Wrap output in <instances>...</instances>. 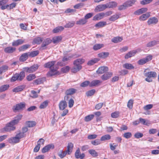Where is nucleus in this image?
Returning <instances> with one entry per match:
<instances>
[{
    "label": "nucleus",
    "mask_w": 159,
    "mask_h": 159,
    "mask_svg": "<svg viewBox=\"0 0 159 159\" xmlns=\"http://www.w3.org/2000/svg\"><path fill=\"white\" fill-rule=\"evenodd\" d=\"M77 91V90L74 88H70L67 89L66 92V95H71L75 93Z\"/></svg>",
    "instance_id": "obj_29"
},
{
    "label": "nucleus",
    "mask_w": 159,
    "mask_h": 159,
    "mask_svg": "<svg viewBox=\"0 0 159 159\" xmlns=\"http://www.w3.org/2000/svg\"><path fill=\"white\" fill-rule=\"evenodd\" d=\"M30 45L29 44H25L20 47L19 48V50L20 52L24 51L29 48Z\"/></svg>",
    "instance_id": "obj_42"
},
{
    "label": "nucleus",
    "mask_w": 159,
    "mask_h": 159,
    "mask_svg": "<svg viewBox=\"0 0 159 159\" xmlns=\"http://www.w3.org/2000/svg\"><path fill=\"white\" fill-rule=\"evenodd\" d=\"M157 43L155 41H152L148 42L146 45L147 47H152L157 44Z\"/></svg>",
    "instance_id": "obj_57"
},
{
    "label": "nucleus",
    "mask_w": 159,
    "mask_h": 159,
    "mask_svg": "<svg viewBox=\"0 0 159 159\" xmlns=\"http://www.w3.org/2000/svg\"><path fill=\"white\" fill-rule=\"evenodd\" d=\"M9 85L7 84L4 85L0 87V92H2L7 90L9 87Z\"/></svg>",
    "instance_id": "obj_55"
},
{
    "label": "nucleus",
    "mask_w": 159,
    "mask_h": 159,
    "mask_svg": "<svg viewBox=\"0 0 159 159\" xmlns=\"http://www.w3.org/2000/svg\"><path fill=\"white\" fill-rule=\"evenodd\" d=\"M26 125L28 127H32L36 125V123L34 121H28L26 122Z\"/></svg>",
    "instance_id": "obj_43"
},
{
    "label": "nucleus",
    "mask_w": 159,
    "mask_h": 159,
    "mask_svg": "<svg viewBox=\"0 0 159 159\" xmlns=\"http://www.w3.org/2000/svg\"><path fill=\"white\" fill-rule=\"evenodd\" d=\"M137 52V50H133L130 51L125 55V58L126 59H128L129 58L134 56Z\"/></svg>",
    "instance_id": "obj_11"
},
{
    "label": "nucleus",
    "mask_w": 159,
    "mask_h": 159,
    "mask_svg": "<svg viewBox=\"0 0 159 159\" xmlns=\"http://www.w3.org/2000/svg\"><path fill=\"white\" fill-rule=\"evenodd\" d=\"M107 25V23L105 21H100L95 25V26L98 28H102L104 27Z\"/></svg>",
    "instance_id": "obj_35"
},
{
    "label": "nucleus",
    "mask_w": 159,
    "mask_h": 159,
    "mask_svg": "<svg viewBox=\"0 0 159 159\" xmlns=\"http://www.w3.org/2000/svg\"><path fill=\"white\" fill-rule=\"evenodd\" d=\"M20 140L16 136L15 137L10 139L9 140V141L10 143H19Z\"/></svg>",
    "instance_id": "obj_37"
},
{
    "label": "nucleus",
    "mask_w": 159,
    "mask_h": 159,
    "mask_svg": "<svg viewBox=\"0 0 159 159\" xmlns=\"http://www.w3.org/2000/svg\"><path fill=\"white\" fill-rule=\"evenodd\" d=\"M108 68L107 66H102L100 67L97 71L98 74H102L107 71Z\"/></svg>",
    "instance_id": "obj_14"
},
{
    "label": "nucleus",
    "mask_w": 159,
    "mask_h": 159,
    "mask_svg": "<svg viewBox=\"0 0 159 159\" xmlns=\"http://www.w3.org/2000/svg\"><path fill=\"white\" fill-rule=\"evenodd\" d=\"M17 138L20 140V139L25 136V134L21 132H19L16 135Z\"/></svg>",
    "instance_id": "obj_60"
},
{
    "label": "nucleus",
    "mask_w": 159,
    "mask_h": 159,
    "mask_svg": "<svg viewBox=\"0 0 159 159\" xmlns=\"http://www.w3.org/2000/svg\"><path fill=\"white\" fill-rule=\"evenodd\" d=\"M38 68L37 64H34L30 67H25L23 68L25 71L28 73H31L35 72Z\"/></svg>",
    "instance_id": "obj_4"
},
{
    "label": "nucleus",
    "mask_w": 159,
    "mask_h": 159,
    "mask_svg": "<svg viewBox=\"0 0 159 159\" xmlns=\"http://www.w3.org/2000/svg\"><path fill=\"white\" fill-rule=\"evenodd\" d=\"M22 117V115H18L14 118V119L13 120L11 121L9 123L11 125L14 126L16 125L19 122L20 120L21 119Z\"/></svg>",
    "instance_id": "obj_8"
},
{
    "label": "nucleus",
    "mask_w": 159,
    "mask_h": 159,
    "mask_svg": "<svg viewBox=\"0 0 159 159\" xmlns=\"http://www.w3.org/2000/svg\"><path fill=\"white\" fill-rule=\"evenodd\" d=\"M45 80V78H41L35 80L34 82V84L38 85L43 83Z\"/></svg>",
    "instance_id": "obj_30"
},
{
    "label": "nucleus",
    "mask_w": 159,
    "mask_h": 159,
    "mask_svg": "<svg viewBox=\"0 0 159 159\" xmlns=\"http://www.w3.org/2000/svg\"><path fill=\"white\" fill-rule=\"evenodd\" d=\"M10 123H8L7 124L6 126L4 127V130L7 132H9L11 131H13L15 130L16 127L12 126L11 124H9Z\"/></svg>",
    "instance_id": "obj_12"
},
{
    "label": "nucleus",
    "mask_w": 159,
    "mask_h": 159,
    "mask_svg": "<svg viewBox=\"0 0 159 159\" xmlns=\"http://www.w3.org/2000/svg\"><path fill=\"white\" fill-rule=\"evenodd\" d=\"M150 15V12H148L145 14H143L139 17V20H145L148 18Z\"/></svg>",
    "instance_id": "obj_27"
},
{
    "label": "nucleus",
    "mask_w": 159,
    "mask_h": 159,
    "mask_svg": "<svg viewBox=\"0 0 159 159\" xmlns=\"http://www.w3.org/2000/svg\"><path fill=\"white\" fill-rule=\"evenodd\" d=\"M75 157L77 159L80 158V159H83L85 157V155L84 153L80 154V149L78 148L75 152Z\"/></svg>",
    "instance_id": "obj_13"
},
{
    "label": "nucleus",
    "mask_w": 159,
    "mask_h": 159,
    "mask_svg": "<svg viewBox=\"0 0 159 159\" xmlns=\"http://www.w3.org/2000/svg\"><path fill=\"white\" fill-rule=\"evenodd\" d=\"M39 53V51L38 50L33 51L30 52L29 54L31 57H34L37 55Z\"/></svg>",
    "instance_id": "obj_61"
},
{
    "label": "nucleus",
    "mask_w": 159,
    "mask_h": 159,
    "mask_svg": "<svg viewBox=\"0 0 159 159\" xmlns=\"http://www.w3.org/2000/svg\"><path fill=\"white\" fill-rule=\"evenodd\" d=\"M103 46V44H96L93 47V49L95 50H98Z\"/></svg>",
    "instance_id": "obj_54"
},
{
    "label": "nucleus",
    "mask_w": 159,
    "mask_h": 159,
    "mask_svg": "<svg viewBox=\"0 0 159 159\" xmlns=\"http://www.w3.org/2000/svg\"><path fill=\"white\" fill-rule=\"evenodd\" d=\"M94 115H88L84 118V120L85 121L88 122L91 120L94 117Z\"/></svg>",
    "instance_id": "obj_52"
},
{
    "label": "nucleus",
    "mask_w": 159,
    "mask_h": 159,
    "mask_svg": "<svg viewBox=\"0 0 159 159\" xmlns=\"http://www.w3.org/2000/svg\"><path fill=\"white\" fill-rule=\"evenodd\" d=\"M48 104V101L47 100L45 101L41 104L39 107V108L40 109H44L47 106Z\"/></svg>",
    "instance_id": "obj_50"
},
{
    "label": "nucleus",
    "mask_w": 159,
    "mask_h": 159,
    "mask_svg": "<svg viewBox=\"0 0 159 159\" xmlns=\"http://www.w3.org/2000/svg\"><path fill=\"white\" fill-rule=\"evenodd\" d=\"M123 136L126 139H129L132 136V134L130 132H127L123 134Z\"/></svg>",
    "instance_id": "obj_62"
},
{
    "label": "nucleus",
    "mask_w": 159,
    "mask_h": 159,
    "mask_svg": "<svg viewBox=\"0 0 159 159\" xmlns=\"http://www.w3.org/2000/svg\"><path fill=\"white\" fill-rule=\"evenodd\" d=\"M25 103L24 102H20L17 104L13 106L12 110L14 112H16L19 111L23 110L25 107Z\"/></svg>",
    "instance_id": "obj_3"
},
{
    "label": "nucleus",
    "mask_w": 159,
    "mask_h": 159,
    "mask_svg": "<svg viewBox=\"0 0 159 159\" xmlns=\"http://www.w3.org/2000/svg\"><path fill=\"white\" fill-rule=\"evenodd\" d=\"M105 13L102 12L95 15L93 18V20H100L102 18L105 16Z\"/></svg>",
    "instance_id": "obj_26"
},
{
    "label": "nucleus",
    "mask_w": 159,
    "mask_h": 159,
    "mask_svg": "<svg viewBox=\"0 0 159 159\" xmlns=\"http://www.w3.org/2000/svg\"><path fill=\"white\" fill-rule=\"evenodd\" d=\"M135 2V0H129L125 2V3L127 8L132 6L134 4Z\"/></svg>",
    "instance_id": "obj_38"
},
{
    "label": "nucleus",
    "mask_w": 159,
    "mask_h": 159,
    "mask_svg": "<svg viewBox=\"0 0 159 159\" xmlns=\"http://www.w3.org/2000/svg\"><path fill=\"white\" fill-rule=\"evenodd\" d=\"M106 5L107 6V8H113L117 6L118 3L112 1L107 3Z\"/></svg>",
    "instance_id": "obj_15"
},
{
    "label": "nucleus",
    "mask_w": 159,
    "mask_h": 159,
    "mask_svg": "<svg viewBox=\"0 0 159 159\" xmlns=\"http://www.w3.org/2000/svg\"><path fill=\"white\" fill-rule=\"evenodd\" d=\"M99 61V59L95 58L88 61L87 63V65L89 66H91L97 62Z\"/></svg>",
    "instance_id": "obj_48"
},
{
    "label": "nucleus",
    "mask_w": 159,
    "mask_h": 159,
    "mask_svg": "<svg viewBox=\"0 0 159 159\" xmlns=\"http://www.w3.org/2000/svg\"><path fill=\"white\" fill-rule=\"evenodd\" d=\"M91 143L93 145L96 146L97 145L100 144V141L99 139H96L94 141H91Z\"/></svg>",
    "instance_id": "obj_63"
},
{
    "label": "nucleus",
    "mask_w": 159,
    "mask_h": 159,
    "mask_svg": "<svg viewBox=\"0 0 159 159\" xmlns=\"http://www.w3.org/2000/svg\"><path fill=\"white\" fill-rule=\"evenodd\" d=\"M24 42V40L22 39H18L14 41L12 43V45L13 46H17L23 44Z\"/></svg>",
    "instance_id": "obj_22"
},
{
    "label": "nucleus",
    "mask_w": 159,
    "mask_h": 159,
    "mask_svg": "<svg viewBox=\"0 0 159 159\" xmlns=\"http://www.w3.org/2000/svg\"><path fill=\"white\" fill-rule=\"evenodd\" d=\"M25 77V73L23 71H22L19 73H16L11 77V82H14L16 80L21 81Z\"/></svg>",
    "instance_id": "obj_2"
},
{
    "label": "nucleus",
    "mask_w": 159,
    "mask_h": 159,
    "mask_svg": "<svg viewBox=\"0 0 159 159\" xmlns=\"http://www.w3.org/2000/svg\"><path fill=\"white\" fill-rule=\"evenodd\" d=\"M112 75V73L110 72L104 74L101 77L102 79L104 80H107L110 78Z\"/></svg>",
    "instance_id": "obj_20"
},
{
    "label": "nucleus",
    "mask_w": 159,
    "mask_h": 159,
    "mask_svg": "<svg viewBox=\"0 0 159 159\" xmlns=\"http://www.w3.org/2000/svg\"><path fill=\"white\" fill-rule=\"evenodd\" d=\"M120 15L116 14L111 16L109 19V20L114 21L118 19Z\"/></svg>",
    "instance_id": "obj_41"
},
{
    "label": "nucleus",
    "mask_w": 159,
    "mask_h": 159,
    "mask_svg": "<svg viewBox=\"0 0 159 159\" xmlns=\"http://www.w3.org/2000/svg\"><path fill=\"white\" fill-rule=\"evenodd\" d=\"M84 61L85 60L84 59L79 58L74 61V62L75 64H78V65H81L84 63Z\"/></svg>",
    "instance_id": "obj_46"
},
{
    "label": "nucleus",
    "mask_w": 159,
    "mask_h": 159,
    "mask_svg": "<svg viewBox=\"0 0 159 159\" xmlns=\"http://www.w3.org/2000/svg\"><path fill=\"white\" fill-rule=\"evenodd\" d=\"M70 68L68 66H66L65 67H62L61 69V71L64 73H65L68 72L69 70L70 69Z\"/></svg>",
    "instance_id": "obj_59"
},
{
    "label": "nucleus",
    "mask_w": 159,
    "mask_h": 159,
    "mask_svg": "<svg viewBox=\"0 0 159 159\" xmlns=\"http://www.w3.org/2000/svg\"><path fill=\"white\" fill-rule=\"evenodd\" d=\"M24 88V87L23 86H18L14 89L12 91L13 92H18L22 91Z\"/></svg>",
    "instance_id": "obj_44"
},
{
    "label": "nucleus",
    "mask_w": 159,
    "mask_h": 159,
    "mask_svg": "<svg viewBox=\"0 0 159 159\" xmlns=\"http://www.w3.org/2000/svg\"><path fill=\"white\" fill-rule=\"evenodd\" d=\"M107 8L106 4L99 5L96 7L95 10L97 11H103Z\"/></svg>",
    "instance_id": "obj_21"
},
{
    "label": "nucleus",
    "mask_w": 159,
    "mask_h": 159,
    "mask_svg": "<svg viewBox=\"0 0 159 159\" xmlns=\"http://www.w3.org/2000/svg\"><path fill=\"white\" fill-rule=\"evenodd\" d=\"M64 30V27L62 26H58L52 30L54 33H57L63 31Z\"/></svg>",
    "instance_id": "obj_32"
},
{
    "label": "nucleus",
    "mask_w": 159,
    "mask_h": 159,
    "mask_svg": "<svg viewBox=\"0 0 159 159\" xmlns=\"http://www.w3.org/2000/svg\"><path fill=\"white\" fill-rule=\"evenodd\" d=\"M123 67L125 69L131 70L134 68V67L132 64L130 63H125L123 65Z\"/></svg>",
    "instance_id": "obj_39"
},
{
    "label": "nucleus",
    "mask_w": 159,
    "mask_h": 159,
    "mask_svg": "<svg viewBox=\"0 0 159 159\" xmlns=\"http://www.w3.org/2000/svg\"><path fill=\"white\" fill-rule=\"evenodd\" d=\"M89 152L94 157H97L98 155V153L95 150L93 149H91L89 150Z\"/></svg>",
    "instance_id": "obj_47"
},
{
    "label": "nucleus",
    "mask_w": 159,
    "mask_h": 159,
    "mask_svg": "<svg viewBox=\"0 0 159 159\" xmlns=\"http://www.w3.org/2000/svg\"><path fill=\"white\" fill-rule=\"evenodd\" d=\"M95 91V89H93L86 92V94L87 96H90L93 95Z\"/></svg>",
    "instance_id": "obj_56"
},
{
    "label": "nucleus",
    "mask_w": 159,
    "mask_h": 159,
    "mask_svg": "<svg viewBox=\"0 0 159 159\" xmlns=\"http://www.w3.org/2000/svg\"><path fill=\"white\" fill-rule=\"evenodd\" d=\"M111 138V136L109 134H106L102 136L101 138V140L102 141L106 140H109Z\"/></svg>",
    "instance_id": "obj_51"
},
{
    "label": "nucleus",
    "mask_w": 159,
    "mask_h": 159,
    "mask_svg": "<svg viewBox=\"0 0 159 159\" xmlns=\"http://www.w3.org/2000/svg\"><path fill=\"white\" fill-rule=\"evenodd\" d=\"M148 9L146 8H143L139 9L134 12V14L136 15H139L146 11Z\"/></svg>",
    "instance_id": "obj_24"
},
{
    "label": "nucleus",
    "mask_w": 159,
    "mask_h": 159,
    "mask_svg": "<svg viewBox=\"0 0 159 159\" xmlns=\"http://www.w3.org/2000/svg\"><path fill=\"white\" fill-rule=\"evenodd\" d=\"M16 48L12 47H8L4 49V52L8 53H11L16 51Z\"/></svg>",
    "instance_id": "obj_17"
},
{
    "label": "nucleus",
    "mask_w": 159,
    "mask_h": 159,
    "mask_svg": "<svg viewBox=\"0 0 159 159\" xmlns=\"http://www.w3.org/2000/svg\"><path fill=\"white\" fill-rule=\"evenodd\" d=\"M36 78V76L34 74H30L26 77L27 80L29 81H31Z\"/></svg>",
    "instance_id": "obj_53"
},
{
    "label": "nucleus",
    "mask_w": 159,
    "mask_h": 159,
    "mask_svg": "<svg viewBox=\"0 0 159 159\" xmlns=\"http://www.w3.org/2000/svg\"><path fill=\"white\" fill-rule=\"evenodd\" d=\"M147 70V69L145 70L144 72V75L145 76L149 78H155L156 77L157 74L155 72L150 71L147 72H146Z\"/></svg>",
    "instance_id": "obj_9"
},
{
    "label": "nucleus",
    "mask_w": 159,
    "mask_h": 159,
    "mask_svg": "<svg viewBox=\"0 0 159 159\" xmlns=\"http://www.w3.org/2000/svg\"><path fill=\"white\" fill-rule=\"evenodd\" d=\"M73 57V56L70 57H68L67 56H64L62 59V61L57 62V65H59L61 66L66 65L67 63V62H65L70 60V59Z\"/></svg>",
    "instance_id": "obj_6"
},
{
    "label": "nucleus",
    "mask_w": 159,
    "mask_h": 159,
    "mask_svg": "<svg viewBox=\"0 0 159 159\" xmlns=\"http://www.w3.org/2000/svg\"><path fill=\"white\" fill-rule=\"evenodd\" d=\"M122 40V37L119 36H117L114 37L111 39V41L114 43H116L121 42Z\"/></svg>",
    "instance_id": "obj_28"
},
{
    "label": "nucleus",
    "mask_w": 159,
    "mask_h": 159,
    "mask_svg": "<svg viewBox=\"0 0 159 159\" xmlns=\"http://www.w3.org/2000/svg\"><path fill=\"white\" fill-rule=\"evenodd\" d=\"M59 108L60 110H63L67 107V104L65 101H61L59 104Z\"/></svg>",
    "instance_id": "obj_16"
},
{
    "label": "nucleus",
    "mask_w": 159,
    "mask_h": 159,
    "mask_svg": "<svg viewBox=\"0 0 159 159\" xmlns=\"http://www.w3.org/2000/svg\"><path fill=\"white\" fill-rule=\"evenodd\" d=\"M102 82L99 80H94L90 82L89 87L96 86H98L99 84L101 83Z\"/></svg>",
    "instance_id": "obj_25"
},
{
    "label": "nucleus",
    "mask_w": 159,
    "mask_h": 159,
    "mask_svg": "<svg viewBox=\"0 0 159 159\" xmlns=\"http://www.w3.org/2000/svg\"><path fill=\"white\" fill-rule=\"evenodd\" d=\"M109 55V53L108 52H102L98 54L99 57L102 58L107 57Z\"/></svg>",
    "instance_id": "obj_36"
},
{
    "label": "nucleus",
    "mask_w": 159,
    "mask_h": 159,
    "mask_svg": "<svg viewBox=\"0 0 159 159\" xmlns=\"http://www.w3.org/2000/svg\"><path fill=\"white\" fill-rule=\"evenodd\" d=\"M43 38L37 37L34 38L33 41V43L40 44L43 41Z\"/></svg>",
    "instance_id": "obj_33"
},
{
    "label": "nucleus",
    "mask_w": 159,
    "mask_h": 159,
    "mask_svg": "<svg viewBox=\"0 0 159 159\" xmlns=\"http://www.w3.org/2000/svg\"><path fill=\"white\" fill-rule=\"evenodd\" d=\"M55 61H51L46 63L44 65V67L49 68L50 71L47 74V76H52L58 74L57 71L58 68L57 66L55 64Z\"/></svg>",
    "instance_id": "obj_1"
},
{
    "label": "nucleus",
    "mask_w": 159,
    "mask_h": 159,
    "mask_svg": "<svg viewBox=\"0 0 159 159\" xmlns=\"http://www.w3.org/2000/svg\"><path fill=\"white\" fill-rule=\"evenodd\" d=\"M90 81H85L82 82L80 84V86L83 87H85L89 85V86Z\"/></svg>",
    "instance_id": "obj_58"
},
{
    "label": "nucleus",
    "mask_w": 159,
    "mask_h": 159,
    "mask_svg": "<svg viewBox=\"0 0 159 159\" xmlns=\"http://www.w3.org/2000/svg\"><path fill=\"white\" fill-rule=\"evenodd\" d=\"M87 22V20L84 18L80 19L77 21L76 24L78 25H83L86 24Z\"/></svg>",
    "instance_id": "obj_31"
},
{
    "label": "nucleus",
    "mask_w": 159,
    "mask_h": 159,
    "mask_svg": "<svg viewBox=\"0 0 159 159\" xmlns=\"http://www.w3.org/2000/svg\"><path fill=\"white\" fill-rule=\"evenodd\" d=\"M152 57L151 55H148L146 57L139 60L138 62V64L139 65H143L151 60L152 59Z\"/></svg>",
    "instance_id": "obj_5"
},
{
    "label": "nucleus",
    "mask_w": 159,
    "mask_h": 159,
    "mask_svg": "<svg viewBox=\"0 0 159 159\" xmlns=\"http://www.w3.org/2000/svg\"><path fill=\"white\" fill-rule=\"evenodd\" d=\"M62 39V37L61 36H55L53 38L52 42L53 43H59Z\"/></svg>",
    "instance_id": "obj_34"
},
{
    "label": "nucleus",
    "mask_w": 159,
    "mask_h": 159,
    "mask_svg": "<svg viewBox=\"0 0 159 159\" xmlns=\"http://www.w3.org/2000/svg\"><path fill=\"white\" fill-rule=\"evenodd\" d=\"M73 144L71 143H69L67 146V150L65 151L68 154H70L72 152Z\"/></svg>",
    "instance_id": "obj_18"
},
{
    "label": "nucleus",
    "mask_w": 159,
    "mask_h": 159,
    "mask_svg": "<svg viewBox=\"0 0 159 159\" xmlns=\"http://www.w3.org/2000/svg\"><path fill=\"white\" fill-rule=\"evenodd\" d=\"M54 146L52 144H48L44 148H43L42 150L43 153H45L48 151L51 148H53Z\"/></svg>",
    "instance_id": "obj_23"
},
{
    "label": "nucleus",
    "mask_w": 159,
    "mask_h": 159,
    "mask_svg": "<svg viewBox=\"0 0 159 159\" xmlns=\"http://www.w3.org/2000/svg\"><path fill=\"white\" fill-rule=\"evenodd\" d=\"M28 54L27 53L23 54L20 58V61H24L27 59L28 57Z\"/></svg>",
    "instance_id": "obj_45"
},
{
    "label": "nucleus",
    "mask_w": 159,
    "mask_h": 159,
    "mask_svg": "<svg viewBox=\"0 0 159 159\" xmlns=\"http://www.w3.org/2000/svg\"><path fill=\"white\" fill-rule=\"evenodd\" d=\"M133 101L132 99L129 100L127 103V107L130 109H132L133 107Z\"/></svg>",
    "instance_id": "obj_64"
},
{
    "label": "nucleus",
    "mask_w": 159,
    "mask_h": 159,
    "mask_svg": "<svg viewBox=\"0 0 159 159\" xmlns=\"http://www.w3.org/2000/svg\"><path fill=\"white\" fill-rule=\"evenodd\" d=\"M75 24V22L74 21L69 22L65 25L64 27L66 28H71L74 26Z\"/></svg>",
    "instance_id": "obj_49"
},
{
    "label": "nucleus",
    "mask_w": 159,
    "mask_h": 159,
    "mask_svg": "<svg viewBox=\"0 0 159 159\" xmlns=\"http://www.w3.org/2000/svg\"><path fill=\"white\" fill-rule=\"evenodd\" d=\"M158 21L157 19L155 17L150 18L147 21L148 23L150 25L151 24H155L157 23Z\"/></svg>",
    "instance_id": "obj_19"
},
{
    "label": "nucleus",
    "mask_w": 159,
    "mask_h": 159,
    "mask_svg": "<svg viewBox=\"0 0 159 159\" xmlns=\"http://www.w3.org/2000/svg\"><path fill=\"white\" fill-rule=\"evenodd\" d=\"M43 41L40 48L41 50H43L46 49V46L52 42V40L49 38H47L43 40Z\"/></svg>",
    "instance_id": "obj_7"
},
{
    "label": "nucleus",
    "mask_w": 159,
    "mask_h": 159,
    "mask_svg": "<svg viewBox=\"0 0 159 159\" xmlns=\"http://www.w3.org/2000/svg\"><path fill=\"white\" fill-rule=\"evenodd\" d=\"M74 66L71 69V71L73 73H76L77 72L80 70L82 68L81 65H78L75 64L74 62H73Z\"/></svg>",
    "instance_id": "obj_10"
},
{
    "label": "nucleus",
    "mask_w": 159,
    "mask_h": 159,
    "mask_svg": "<svg viewBox=\"0 0 159 159\" xmlns=\"http://www.w3.org/2000/svg\"><path fill=\"white\" fill-rule=\"evenodd\" d=\"M8 66L7 65H3L0 67V74H2L8 70Z\"/></svg>",
    "instance_id": "obj_40"
}]
</instances>
